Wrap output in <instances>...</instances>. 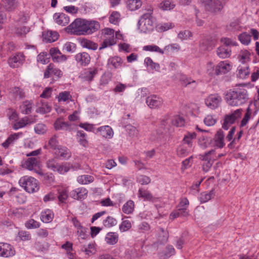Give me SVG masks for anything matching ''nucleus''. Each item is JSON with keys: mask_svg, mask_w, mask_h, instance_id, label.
<instances>
[{"mask_svg": "<svg viewBox=\"0 0 259 259\" xmlns=\"http://www.w3.org/2000/svg\"><path fill=\"white\" fill-rule=\"evenodd\" d=\"M100 28L98 21L77 18L67 27L68 32L75 35H89L97 31Z\"/></svg>", "mask_w": 259, "mask_h": 259, "instance_id": "1", "label": "nucleus"}, {"mask_svg": "<svg viewBox=\"0 0 259 259\" xmlns=\"http://www.w3.org/2000/svg\"><path fill=\"white\" fill-rule=\"evenodd\" d=\"M248 99L246 90L239 89L228 93L226 96L227 103L232 106H238L245 103Z\"/></svg>", "mask_w": 259, "mask_h": 259, "instance_id": "2", "label": "nucleus"}, {"mask_svg": "<svg viewBox=\"0 0 259 259\" xmlns=\"http://www.w3.org/2000/svg\"><path fill=\"white\" fill-rule=\"evenodd\" d=\"M153 10L149 9L140 17L138 23V29L141 32L148 33L154 29V19L152 16Z\"/></svg>", "mask_w": 259, "mask_h": 259, "instance_id": "3", "label": "nucleus"}, {"mask_svg": "<svg viewBox=\"0 0 259 259\" xmlns=\"http://www.w3.org/2000/svg\"><path fill=\"white\" fill-rule=\"evenodd\" d=\"M19 184L29 193L35 192L39 189L37 180L32 177L25 176L21 178L19 181Z\"/></svg>", "mask_w": 259, "mask_h": 259, "instance_id": "4", "label": "nucleus"}, {"mask_svg": "<svg viewBox=\"0 0 259 259\" xmlns=\"http://www.w3.org/2000/svg\"><path fill=\"white\" fill-rule=\"evenodd\" d=\"M206 10L217 13L221 11L227 3V0H199Z\"/></svg>", "mask_w": 259, "mask_h": 259, "instance_id": "5", "label": "nucleus"}, {"mask_svg": "<svg viewBox=\"0 0 259 259\" xmlns=\"http://www.w3.org/2000/svg\"><path fill=\"white\" fill-rule=\"evenodd\" d=\"M102 34L104 39L99 48L100 50L112 46L116 44L114 29L109 28H104L102 30Z\"/></svg>", "mask_w": 259, "mask_h": 259, "instance_id": "6", "label": "nucleus"}, {"mask_svg": "<svg viewBox=\"0 0 259 259\" xmlns=\"http://www.w3.org/2000/svg\"><path fill=\"white\" fill-rule=\"evenodd\" d=\"M185 123L184 118L180 115H176L171 118L166 116L164 117L162 120L161 124L162 128H166L167 126H170V124L177 127H182L184 125Z\"/></svg>", "mask_w": 259, "mask_h": 259, "instance_id": "7", "label": "nucleus"}, {"mask_svg": "<svg viewBox=\"0 0 259 259\" xmlns=\"http://www.w3.org/2000/svg\"><path fill=\"white\" fill-rule=\"evenodd\" d=\"M214 153L215 150L212 149L203 154L199 155V159L203 161L202 169L205 172L208 171L212 165L214 160L212 155Z\"/></svg>", "mask_w": 259, "mask_h": 259, "instance_id": "8", "label": "nucleus"}, {"mask_svg": "<svg viewBox=\"0 0 259 259\" xmlns=\"http://www.w3.org/2000/svg\"><path fill=\"white\" fill-rule=\"evenodd\" d=\"M222 102V97L218 94H211L205 99V104L209 109L214 110L219 108Z\"/></svg>", "mask_w": 259, "mask_h": 259, "instance_id": "9", "label": "nucleus"}, {"mask_svg": "<svg viewBox=\"0 0 259 259\" xmlns=\"http://www.w3.org/2000/svg\"><path fill=\"white\" fill-rule=\"evenodd\" d=\"M242 109H238L234 111L231 114L225 116L222 127L225 130H227L229 127L234 123L236 120L239 118L242 114Z\"/></svg>", "mask_w": 259, "mask_h": 259, "instance_id": "10", "label": "nucleus"}, {"mask_svg": "<svg viewBox=\"0 0 259 259\" xmlns=\"http://www.w3.org/2000/svg\"><path fill=\"white\" fill-rule=\"evenodd\" d=\"M15 254L14 248L10 244L0 242V257H11Z\"/></svg>", "mask_w": 259, "mask_h": 259, "instance_id": "11", "label": "nucleus"}, {"mask_svg": "<svg viewBox=\"0 0 259 259\" xmlns=\"http://www.w3.org/2000/svg\"><path fill=\"white\" fill-rule=\"evenodd\" d=\"M35 121L33 118L30 117L25 116L12 123V128L14 130L17 131L20 128L25 127L27 125L32 124Z\"/></svg>", "mask_w": 259, "mask_h": 259, "instance_id": "12", "label": "nucleus"}, {"mask_svg": "<svg viewBox=\"0 0 259 259\" xmlns=\"http://www.w3.org/2000/svg\"><path fill=\"white\" fill-rule=\"evenodd\" d=\"M146 104L150 108H157L163 104V100L156 95H151L146 99Z\"/></svg>", "mask_w": 259, "mask_h": 259, "instance_id": "13", "label": "nucleus"}, {"mask_svg": "<svg viewBox=\"0 0 259 259\" xmlns=\"http://www.w3.org/2000/svg\"><path fill=\"white\" fill-rule=\"evenodd\" d=\"M232 65L228 61H223L219 62L215 67L217 75L225 74L231 70Z\"/></svg>", "mask_w": 259, "mask_h": 259, "instance_id": "14", "label": "nucleus"}, {"mask_svg": "<svg viewBox=\"0 0 259 259\" xmlns=\"http://www.w3.org/2000/svg\"><path fill=\"white\" fill-rule=\"evenodd\" d=\"M49 53L53 61L55 62L61 63L67 60V57L62 54L57 48H51L49 51Z\"/></svg>", "mask_w": 259, "mask_h": 259, "instance_id": "15", "label": "nucleus"}, {"mask_svg": "<svg viewBox=\"0 0 259 259\" xmlns=\"http://www.w3.org/2000/svg\"><path fill=\"white\" fill-rule=\"evenodd\" d=\"M88 192V190L83 187L78 188L70 192V196L76 200L84 199L86 198Z\"/></svg>", "mask_w": 259, "mask_h": 259, "instance_id": "16", "label": "nucleus"}, {"mask_svg": "<svg viewBox=\"0 0 259 259\" xmlns=\"http://www.w3.org/2000/svg\"><path fill=\"white\" fill-rule=\"evenodd\" d=\"M225 134L222 130L218 131L213 139L212 144L213 146L219 148H222L225 145L224 143Z\"/></svg>", "mask_w": 259, "mask_h": 259, "instance_id": "17", "label": "nucleus"}, {"mask_svg": "<svg viewBox=\"0 0 259 259\" xmlns=\"http://www.w3.org/2000/svg\"><path fill=\"white\" fill-rule=\"evenodd\" d=\"M23 166L29 170H33L39 167L40 161L37 158L29 157L24 162Z\"/></svg>", "mask_w": 259, "mask_h": 259, "instance_id": "18", "label": "nucleus"}, {"mask_svg": "<svg viewBox=\"0 0 259 259\" xmlns=\"http://www.w3.org/2000/svg\"><path fill=\"white\" fill-rule=\"evenodd\" d=\"M25 60V57L23 54L18 53L15 56L10 58L8 63L12 68H16L21 65Z\"/></svg>", "mask_w": 259, "mask_h": 259, "instance_id": "19", "label": "nucleus"}, {"mask_svg": "<svg viewBox=\"0 0 259 259\" xmlns=\"http://www.w3.org/2000/svg\"><path fill=\"white\" fill-rule=\"evenodd\" d=\"M18 6L16 0H3L0 3V9L11 12L14 11Z\"/></svg>", "mask_w": 259, "mask_h": 259, "instance_id": "20", "label": "nucleus"}, {"mask_svg": "<svg viewBox=\"0 0 259 259\" xmlns=\"http://www.w3.org/2000/svg\"><path fill=\"white\" fill-rule=\"evenodd\" d=\"M97 132L101 136L107 139L112 138L114 135V132L112 128L109 125H104L98 127Z\"/></svg>", "mask_w": 259, "mask_h": 259, "instance_id": "21", "label": "nucleus"}, {"mask_svg": "<svg viewBox=\"0 0 259 259\" xmlns=\"http://www.w3.org/2000/svg\"><path fill=\"white\" fill-rule=\"evenodd\" d=\"M98 73L96 68H89L85 69L81 74L80 77L86 81H91Z\"/></svg>", "mask_w": 259, "mask_h": 259, "instance_id": "22", "label": "nucleus"}, {"mask_svg": "<svg viewBox=\"0 0 259 259\" xmlns=\"http://www.w3.org/2000/svg\"><path fill=\"white\" fill-rule=\"evenodd\" d=\"M53 19L56 23L62 26H65L70 22L69 16L64 13L54 14Z\"/></svg>", "mask_w": 259, "mask_h": 259, "instance_id": "23", "label": "nucleus"}, {"mask_svg": "<svg viewBox=\"0 0 259 259\" xmlns=\"http://www.w3.org/2000/svg\"><path fill=\"white\" fill-rule=\"evenodd\" d=\"M22 132L14 133L11 135L7 140L2 144V146L7 149L10 146L13 145L14 143L21 137L23 136Z\"/></svg>", "mask_w": 259, "mask_h": 259, "instance_id": "24", "label": "nucleus"}, {"mask_svg": "<svg viewBox=\"0 0 259 259\" xmlns=\"http://www.w3.org/2000/svg\"><path fill=\"white\" fill-rule=\"evenodd\" d=\"M75 60L82 66H86L89 64L91 60L90 55L85 52L79 53L75 56Z\"/></svg>", "mask_w": 259, "mask_h": 259, "instance_id": "25", "label": "nucleus"}, {"mask_svg": "<svg viewBox=\"0 0 259 259\" xmlns=\"http://www.w3.org/2000/svg\"><path fill=\"white\" fill-rule=\"evenodd\" d=\"M51 74H53L58 77H60L62 75V72L60 69L54 68L53 64H50L45 72L44 77L45 78H49Z\"/></svg>", "mask_w": 259, "mask_h": 259, "instance_id": "26", "label": "nucleus"}, {"mask_svg": "<svg viewBox=\"0 0 259 259\" xmlns=\"http://www.w3.org/2000/svg\"><path fill=\"white\" fill-rule=\"evenodd\" d=\"M59 35L56 31H47L42 33L43 40L47 42H52L57 40Z\"/></svg>", "mask_w": 259, "mask_h": 259, "instance_id": "27", "label": "nucleus"}, {"mask_svg": "<svg viewBox=\"0 0 259 259\" xmlns=\"http://www.w3.org/2000/svg\"><path fill=\"white\" fill-rule=\"evenodd\" d=\"M55 153L61 159H68L71 156L70 150L67 147L61 146L55 151Z\"/></svg>", "mask_w": 259, "mask_h": 259, "instance_id": "28", "label": "nucleus"}, {"mask_svg": "<svg viewBox=\"0 0 259 259\" xmlns=\"http://www.w3.org/2000/svg\"><path fill=\"white\" fill-rule=\"evenodd\" d=\"M54 217L53 211L49 209H46L41 212L40 218L41 221L45 223L51 222Z\"/></svg>", "mask_w": 259, "mask_h": 259, "instance_id": "29", "label": "nucleus"}, {"mask_svg": "<svg viewBox=\"0 0 259 259\" xmlns=\"http://www.w3.org/2000/svg\"><path fill=\"white\" fill-rule=\"evenodd\" d=\"M217 54L221 58H228L231 55V49L230 47L221 46L217 49Z\"/></svg>", "mask_w": 259, "mask_h": 259, "instance_id": "30", "label": "nucleus"}, {"mask_svg": "<svg viewBox=\"0 0 259 259\" xmlns=\"http://www.w3.org/2000/svg\"><path fill=\"white\" fill-rule=\"evenodd\" d=\"M122 64V59L119 57H110L108 60V65L110 68H119L121 66Z\"/></svg>", "mask_w": 259, "mask_h": 259, "instance_id": "31", "label": "nucleus"}, {"mask_svg": "<svg viewBox=\"0 0 259 259\" xmlns=\"http://www.w3.org/2000/svg\"><path fill=\"white\" fill-rule=\"evenodd\" d=\"M19 110L23 114L30 113L32 110V102L28 100L23 101L19 106Z\"/></svg>", "mask_w": 259, "mask_h": 259, "instance_id": "32", "label": "nucleus"}, {"mask_svg": "<svg viewBox=\"0 0 259 259\" xmlns=\"http://www.w3.org/2000/svg\"><path fill=\"white\" fill-rule=\"evenodd\" d=\"M237 58L241 63H247L250 61V53L246 50H241L238 55Z\"/></svg>", "mask_w": 259, "mask_h": 259, "instance_id": "33", "label": "nucleus"}, {"mask_svg": "<svg viewBox=\"0 0 259 259\" xmlns=\"http://www.w3.org/2000/svg\"><path fill=\"white\" fill-rule=\"evenodd\" d=\"M175 7L173 0H163L158 5V8L162 11H170Z\"/></svg>", "mask_w": 259, "mask_h": 259, "instance_id": "34", "label": "nucleus"}, {"mask_svg": "<svg viewBox=\"0 0 259 259\" xmlns=\"http://www.w3.org/2000/svg\"><path fill=\"white\" fill-rule=\"evenodd\" d=\"M9 93L15 100L21 99L25 97V93L23 91L18 87L11 88Z\"/></svg>", "mask_w": 259, "mask_h": 259, "instance_id": "35", "label": "nucleus"}, {"mask_svg": "<svg viewBox=\"0 0 259 259\" xmlns=\"http://www.w3.org/2000/svg\"><path fill=\"white\" fill-rule=\"evenodd\" d=\"M144 65L149 70L158 71L160 69L159 64L153 62L150 57H148L145 59Z\"/></svg>", "mask_w": 259, "mask_h": 259, "instance_id": "36", "label": "nucleus"}, {"mask_svg": "<svg viewBox=\"0 0 259 259\" xmlns=\"http://www.w3.org/2000/svg\"><path fill=\"white\" fill-rule=\"evenodd\" d=\"M54 127L56 130H68L70 128V124L63 121L62 118H58L54 123Z\"/></svg>", "mask_w": 259, "mask_h": 259, "instance_id": "37", "label": "nucleus"}, {"mask_svg": "<svg viewBox=\"0 0 259 259\" xmlns=\"http://www.w3.org/2000/svg\"><path fill=\"white\" fill-rule=\"evenodd\" d=\"M36 112L41 114L49 113L51 110V107L47 102L40 101L37 104Z\"/></svg>", "mask_w": 259, "mask_h": 259, "instance_id": "38", "label": "nucleus"}, {"mask_svg": "<svg viewBox=\"0 0 259 259\" xmlns=\"http://www.w3.org/2000/svg\"><path fill=\"white\" fill-rule=\"evenodd\" d=\"M76 181L81 185H87L93 182L94 178L91 175H83L78 176Z\"/></svg>", "mask_w": 259, "mask_h": 259, "instance_id": "39", "label": "nucleus"}, {"mask_svg": "<svg viewBox=\"0 0 259 259\" xmlns=\"http://www.w3.org/2000/svg\"><path fill=\"white\" fill-rule=\"evenodd\" d=\"M175 254V250L172 246L168 245L165 250L159 253V256L161 259H166Z\"/></svg>", "mask_w": 259, "mask_h": 259, "instance_id": "40", "label": "nucleus"}, {"mask_svg": "<svg viewBox=\"0 0 259 259\" xmlns=\"http://www.w3.org/2000/svg\"><path fill=\"white\" fill-rule=\"evenodd\" d=\"M105 239L108 244L114 245L118 242V235L116 233L109 232L106 234Z\"/></svg>", "mask_w": 259, "mask_h": 259, "instance_id": "41", "label": "nucleus"}, {"mask_svg": "<svg viewBox=\"0 0 259 259\" xmlns=\"http://www.w3.org/2000/svg\"><path fill=\"white\" fill-rule=\"evenodd\" d=\"M214 196L213 190L208 192H202L200 194L198 199L201 203H205L210 200Z\"/></svg>", "mask_w": 259, "mask_h": 259, "instance_id": "42", "label": "nucleus"}, {"mask_svg": "<svg viewBox=\"0 0 259 259\" xmlns=\"http://www.w3.org/2000/svg\"><path fill=\"white\" fill-rule=\"evenodd\" d=\"M191 148L185 144L180 145L177 149V154L178 156L183 157L187 156L191 151Z\"/></svg>", "mask_w": 259, "mask_h": 259, "instance_id": "43", "label": "nucleus"}, {"mask_svg": "<svg viewBox=\"0 0 259 259\" xmlns=\"http://www.w3.org/2000/svg\"><path fill=\"white\" fill-rule=\"evenodd\" d=\"M80 45L83 48L92 50H96L98 48V45L87 39H82L80 40Z\"/></svg>", "mask_w": 259, "mask_h": 259, "instance_id": "44", "label": "nucleus"}, {"mask_svg": "<svg viewBox=\"0 0 259 259\" xmlns=\"http://www.w3.org/2000/svg\"><path fill=\"white\" fill-rule=\"evenodd\" d=\"M143 50L150 52H156L160 54H164V50L160 49L158 46L155 45H146L143 47Z\"/></svg>", "mask_w": 259, "mask_h": 259, "instance_id": "45", "label": "nucleus"}, {"mask_svg": "<svg viewBox=\"0 0 259 259\" xmlns=\"http://www.w3.org/2000/svg\"><path fill=\"white\" fill-rule=\"evenodd\" d=\"M158 236L157 240L160 243H164L167 242L168 238V233L166 230L163 228H160L159 229Z\"/></svg>", "mask_w": 259, "mask_h": 259, "instance_id": "46", "label": "nucleus"}, {"mask_svg": "<svg viewBox=\"0 0 259 259\" xmlns=\"http://www.w3.org/2000/svg\"><path fill=\"white\" fill-rule=\"evenodd\" d=\"M237 70L238 76L242 79L246 78L250 74L249 67L247 66L244 67L239 66L238 67Z\"/></svg>", "mask_w": 259, "mask_h": 259, "instance_id": "47", "label": "nucleus"}, {"mask_svg": "<svg viewBox=\"0 0 259 259\" xmlns=\"http://www.w3.org/2000/svg\"><path fill=\"white\" fill-rule=\"evenodd\" d=\"M58 198L59 202L61 203L65 202V201L68 197V191L66 188L61 187L58 190Z\"/></svg>", "mask_w": 259, "mask_h": 259, "instance_id": "48", "label": "nucleus"}, {"mask_svg": "<svg viewBox=\"0 0 259 259\" xmlns=\"http://www.w3.org/2000/svg\"><path fill=\"white\" fill-rule=\"evenodd\" d=\"M135 204L133 201H127L122 206V210L125 214H131L134 210Z\"/></svg>", "mask_w": 259, "mask_h": 259, "instance_id": "49", "label": "nucleus"}, {"mask_svg": "<svg viewBox=\"0 0 259 259\" xmlns=\"http://www.w3.org/2000/svg\"><path fill=\"white\" fill-rule=\"evenodd\" d=\"M126 4L127 7L131 11H135L142 6L141 0H127Z\"/></svg>", "mask_w": 259, "mask_h": 259, "instance_id": "50", "label": "nucleus"}, {"mask_svg": "<svg viewBox=\"0 0 259 259\" xmlns=\"http://www.w3.org/2000/svg\"><path fill=\"white\" fill-rule=\"evenodd\" d=\"M238 39L243 45H248L251 41V35L247 32H243L238 35Z\"/></svg>", "mask_w": 259, "mask_h": 259, "instance_id": "51", "label": "nucleus"}, {"mask_svg": "<svg viewBox=\"0 0 259 259\" xmlns=\"http://www.w3.org/2000/svg\"><path fill=\"white\" fill-rule=\"evenodd\" d=\"M196 135L195 133H188L185 136L183 139V144L186 145L189 148H192V141L196 138Z\"/></svg>", "mask_w": 259, "mask_h": 259, "instance_id": "52", "label": "nucleus"}, {"mask_svg": "<svg viewBox=\"0 0 259 259\" xmlns=\"http://www.w3.org/2000/svg\"><path fill=\"white\" fill-rule=\"evenodd\" d=\"M120 20V15L119 12L116 11L112 12L109 16V21L110 23L117 25Z\"/></svg>", "mask_w": 259, "mask_h": 259, "instance_id": "53", "label": "nucleus"}, {"mask_svg": "<svg viewBox=\"0 0 259 259\" xmlns=\"http://www.w3.org/2000/svg\"><path fill=\"white\" fill-rule=\"evenodd\" d=\"M17 237L23 241H29L31 239V234L29 232L24 230L19 231L17 234Z\"/></svg>", "mask_w": 259, "mask_h": 259, "instance_id": "54", "label": "nucleus"}, {"mask_svg": "<svg viewBox=\"0 0 259 259\" xmlns=\"http://www.w3.org/2000/svg\"><path fill=\"white\" fill-rule=\"evenodd\" d=\"M103 224L106 228H111L117 224V221L113 217L108 216L103 220Z\"/></svg>", "mask_w": 259, "mask_h": 259, "instance_id": "55", "label": "nucleus"}, {"mask_svg": "<svg viewBox=\"0 0 259 259\" xmlns=\"http://www.w3.org/2000/svg\"><path fill=\"white\" fill-rule=\"evenodd\" d=\"M72 96L69 92L64 91L60 92L57 96L58 101L59 102H66L70 100Z\"/></svg>", "mask_w": 259, "mask_h": 259, "instance_id": "56", "label": "nucleus"}, {"mask_svg": "<svg viewBox=\"0 0 259 259\" xmlns=\"http://www.w3.org/2000/svg\"><path fill=\"white\" fill-rule=\"evenodd\" d=\"M86 134L83 131H79L77 132V136L78 141L82 146L85 147L88 145V141L86 139Z\"/></svg>", "mask_w": 259, "mask_h": 259, "instance_id": "57", "label": "nucleus"}, {"mask_svg": "<svg viewBox=\"0 0 259 259\" xmlns=\"http://www.w3.org/2000/svg\"><path fill=\"white\" fill-rule=\"evenodd\" d=\"M181 49L180 46L177 44H171L164 47L163 50L164 53H174L178 52Z\"/></svg>", "mask_w": 259, "mask_h": 259, "instance_id": "58", "label": "nucleus"}, {"mask_svg": "<svg viewBox=\"0 0 259 259\" xmlns=\"http://www.w3.org/2000/svg\"><path fill=\"white\" fill-rule=\"evenodd\" d=\"M174 27V24L170 22L163 23L157 26V29L159 32H164Z\"/></svg>", "mask_w": 259, "mask_h": 259, "instance_id": "59", "label": "nucleus"}, {"mask_svg": "<svg viewBox=\"0 0 259 259\" xmlns=\"http://www.w3.org/2000/svg\"><path fill=\"white\" fill-rule=\"evenodd\" d=\"M139 195L144 198V200L152 201L153 197L152 194L147 190L139 189Z\"/></svg>", "mask_w": 259, "mask_h": 259, "instance_id": "60", "label": "nucleus"}, {"mask_svg": "<svg viewBox=\"0 0 259 259\" xmlns=\"http://www.w3.org/2000/svg\"><path fill=\"white\" fill-rule=\"evenodd\" d=\"M70 166L69 163H62L61 164H59L57 170L60 174H65L67 172H68L70 169Z\"/></svg>", "mask_w": 259, "mask_h": 259, "instance_id": "61", "label": "nucleus"}, {"mask_svg": "<svg viewBox=\"0 0 259 259\" xmlns=\"http://www.w3.org/2000/svg\"><path fill=\"white\" fill-rule=\"evenodd\" d=\"M180 80L182 81V84L184 86H187L189 84H192L193 87H195L197 84L196 82L194 80L191 78L187 77L184 75H181Z\"/></svg>", "mask_w": 259, "mask_h": 259, "instance_id": "62", "label": "nucleus"}, {"mask_svg": "<svg viewBox=\"0 0 259 259\" xmlns=\"http://www.w3.org/2000/svg\"><path fill=\"white\" fill-rule=\"evenodd\" d=\"M56 135L53 136L49 141V146L54 151L60 146Z\"/></svg>", "mask_w": 259, "mask_h": 259, "instance_id": "63", "label": "nucleus"}, {"mask_svg": "<svg viewBox=\"0 0 259 259\" xmlns=\"http://www.w3.org/2000/svg\"><path fill=\"white\" fill-rule=\"evenodd\" d=\"M211 142V140L209 137L202 136L199 139L198 144L202 148H206L209 145Z\"/></svg>", "mask_w": 259, "mask_h": 259, "instance_id": "64", "label": "nucleus"}]
</instances>
